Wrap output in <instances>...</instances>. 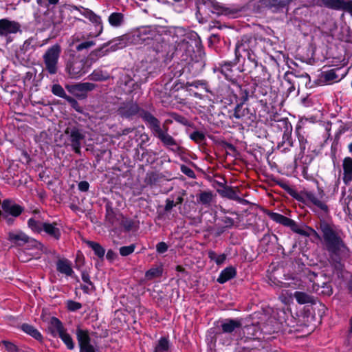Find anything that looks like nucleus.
<instances>
[{
    "instance_id": "nucleus-1",
    "label": "nucleus",
    "mask_w": 352,
    "mask_h": 352,
    "mask_svg": "<svg viewBox=\"0 0 352 352\" xmlns=\"http://www.w3.org/2000/svg\"><path fill=\"white\" fill-rule=\"evenodd\" d=\"M8 240L16 245H23L24 244H28V246L34 247L35 248H41L42 244L32 238H30L25 233L21 231H12L8 232Z\"/></svg>"
},
{
    "instance_id": "nucleus-2",
    "label": "nucleus",
    "mask_w": 352,
    "mask_h": 352,
    "mask_svg": "<svg viewBox=\"0 0 352 352\" xmlns=\"http://www.w3.org/2000/svg\"><path fill=\"white\" fill-rule=\"evenodd\" d=\"M144 118L150 124L154 135L160 139L164 144L168 146L175 144L173 138L161 129L159 122L156 118L151 115H146Z\"/></svg>"
},
{
    "instance_id": "nucleus-3",
    "label": "nucleus",
    "mask_w": 352,
    "mask_h": 352,
    "mask_svg": "<svg viewBox=\"0 0 352 352\" xmlns=\"http://www.w3.org/2000/svg\"><path fill=\"white\" fill-rule=\"evenodd\" d=\"M324 240L328 243L329 248L334 252L340 251L345 248L342 241L336 236L334 232L327 225L321 226Z\"/></svg>"
},
{
    "instance_id": "nucleus-4",
    "label": "nucleus",
    "mask_w": 352,
    "mask_h": 352,
    "mask_svg": "<svg viewBox=\"0 0 352 352\" xmlns=\"http://www.w3.org/2000/svg\"><path fill=\"white\" fill-rule=\"evenodd\" d=\"M60 52L58 45H54L50 47L44 55L46 68L50 74H55L57 70V62Z\"/></svg>"
},
{
    "instance_id": "nucleus-5",
    "label": "nucleus",
    "mask_w": 352,
    "mask_h": 352,
    "mask_svg": "<svg viewBox=\"0 0 352 352\" xmlns=\"http://www.w3.org/2000/svg\"><path fill=\"white\" fill-rule=\"evenodd\" d=\"M76 337L80 347V352H96L95 348L91 344L89 332L86 330L78 329Z\"/></svg>"
},
{
    "instance_id": "nucleus-6",
    "label": "nucleus",
    "mask_w": 352,
    "mask_h": 352,
    "mask_svg": "<svg viewBox=\"0 0 352 352\" xmlns=\"http://www.w3.org/2000/svg\"><path fill=\"white\" fill-rule=\"evenodd\" d=\"M21 25L18 22L10 21L6 19L0 20V36H8L11 34H16L20 30Z\"/></svg>"
},
{
    "instance_id": "nucleus-7",
    "label": "nucleus",
    "mask_w": 352,
    "mask_h": 352,
    "mask_svg": "<svg viewBox=\"0 0 352 352\" xmlns=\"http://www.w3.org/2000/svg\"><path fill=\"white\" fill-rule=\"evenodd\" d=\"M95 85L92 83L85 82L70 87L69 91L78 98H85L88 91L93 90Z\"/></svg>"
},
{
    "instance_id": "nucleus-8",
    "label": "nucleus",
    "mask_w": 352,
    "mask_h": 352,
    "mask_svg": "<svg viewBox=\"0 0 352 352\" xmlns=\"http://www.w3.org/2000/svg\"><path fill=\"white\" fill-rule=\"evenodd\" d=\"M2 210L8 214L14 217L19 216L22 212V208L16 204H12L9 200H4L1 204Z\"/></svg>"
},
{
    "instance_id": "nucleus-9",
    "label": "nucleus",
    "mask_w": 352,
    "mask_h": 352,
    "mask_svg": "<svg viewBox=\"0 0 352 352\" xmlns=\"http://www.w3.org/2000/svg\"><path fill=\"white\" fill-rule=\"evenodd\" d=\"M69 73L73 78H78L88 72V67H85L82 61L74 63L69 68Z\"/></svg>"
},
{
    "instance_id": "nucleus-10",
    "label": "nucleus",
    "mask_w": 352,
    "mask_h": 352,
    "mask_svg": "<svg viewBox=\"0 0 352 352\" xmlns=\"http://www.w3.org/2000/svg\"><path fill=\"white\" fill-rule=\"evenodd\" d=\"M319 4L333 10H344L347 0H318Z\"/></svg>"
},
{
    "instance_id": "nucleus-11",
    "label": "nucleus",
    "mask_w": 352,
    "mask_h": 352,
    "mask_svg": "<svg viewBox=\"0 0 352 352\" xmlns=\"http://www.w3.org/2000/svg\"><path fill=\"white\" fill-rule=\"evenodd\" d=\"M343 181L346 184H349L352 181V159L351 157H345L343 160Z\"/></svg>"
},
{
    "instance_id": "nucleus-12",
    "label": "nucleus",
    "mask_w": 352,
    "mask_h": 352,
    "mask_svg": "<svg viewBox=\"0 0 352 352\" xmlns=\"http://www.w3.org/2000/svg\"><path fill=\"white\" fill-rule=\"evenodd\" d=\"M84 138L83 135L77 129H74L71 131L70 139L72 146L76 153H80V140Z\"/></svg>"
},
{
    "instance_id": "nucleus-13",
    "label": "nucleus",
    "mask_w": 352,
    "mask_h": 352,
    "mask_svg": "<svg viewBox=\"0 0 352 352\" xmlns=\"http://www.w3.org/2000/svg\"><path fill=\"white\" fill-rule=\"evenodd\" d=\"M48 329L52 335L56 337L65 328L58 318L53 317L50 319Z\"/></svg>"
},
{
    "instance_id": "nucleus-14",
    "label": "nucleus",
    "mask_w": 352,
    "mask_h": 352,
    "mask_svg": "<svg viewBox=\"0 0 352 352\" xmlns=\"http://www.w3.org/2000/svg\"><path fill=\"white\" fill-rule=\"evenodd\" d=\"M43 231L55 239H58L60 236V230L56 223H45Z\"/></svg>"
},
{
    "instance_id": "nucleus-15",
    "label": "nucleus",
    "mask_w": 352,
    "mask_h": 352,
    "mask_svg": "<svg viewBox=\"0 0 352 352\" xmlns=\"http://www.w3.org/2000/svg\"><path fill=\"white\" fill-rule=\"evenodd\" d=\"M335 69H330L321 73L320 80L327 84H331L340 80Z\"/></svg>"
},
{
    "instance_id": "nucleus-16",
    "label": "nucleus",
    "mask_w": 352,
    "mask_h": 352,
    "mask_svg": "<svg viewBox=\"0 0 352 352\" xmlns=\"http://www.w3.org/2000/svg\"><path fill=\"white\" fill-rule=\"evenodd\" d=\"M306 199L309 203L314 205L321 210H323L324 212H327L328 210L327 206L322 200L317 197L314 194L311 192L307 193Z\"/></svg>"
},
{
    "instance_id": "nucleus-17",
    "label": "nucleus",
    "mask_w": 352,
    "mask_h": 352,
    "mask_svg": "<svg viewBox=\"0 0 352 352\" xmlns=\"http://www.w3.org/2000/svg\"><path fill=\"white\" fill-rule=\"evenodd\" d=\"M236 275V270L232 267H228L224 269L217 278L219 283H224L232 278Z\"/></svg>"
},
{
    "instance_id": "nucleus-18",
    "label": "nucleus",
    "mask_w": 352,
    "mask_h": 352,
    "mask_svg": "<svg viewBox=\"0 0 352 352\" xmlns=\"http://www.w3.org/2000/svg\"><path fill=\"white\" fill-rule=\"evenodd\" d=\"M270 217L274 221L279 223L280 224H283L284 226H287L289 227H293L295 226V222L293 220H292L280 214L272 213V214H270Z\"/></svg>"
},
{
    "instance_id": "nucleus-19",
    "label": "nucleus",
    "mask_w": 352,
    "mask_h": 352,
    "mask_svg": "<svg viewBox=\"0 0 352 352\" xmlns=\"http://www.w3.org/2000/svg\"><path fill=\"white\" fill-rule=\"evenodd\" d=\"M57 336L61 339V340L66 345L69 350H72L74 349V342L66 329L62 331L61 333H60Z\"/></svg>"
},
{
    "instance_id": "nucleus-20",
    "label": "nucleus",
    "mask_w": 352,
    "mask_h": 352,
    "mask_svg": "<svg viewBox=\"0 0 352 352\" xmlns=\"http://www.w3.org/2000/svg\"><path fill=\"white\" fill-rule=\"evenodd\" d=\"M57 270L67 276H70L73 273L71 263L67 260H59L57 263Z\"/></svg>"
},
{
    "instance_id": "nucleus-21",
    "label": "nucleus",
    "mask_w": 352,
    "mask_h": 352,
    "mask_svg": "<svg viewBox=\"0 0 352 352\" xmlns=\"http://www.w3.org/2000/svg\"><path fill=\"white\" fill-rule=\"evenodd\" d=\"M241 326V322L236 320H227L222 324V329L225 333H231Z\"/></svg>"
},
{
    "instance_id": "nucleus-22",
    "label": "nucleus",
    "mask_w": 352,
    "mask_h": 352,
    "mask_svg": "<svg viewBox=\"0 0 352 352\" xmlns=\"http://www.w3.org/2000/svg\"><path fill=\"white\" fill-rule=\"evenodd\" d=\"M21 328L24 332L29 334L30 336H31L36 340H39V341L42 340V339H43L42 335L34 327H32L30 324H24L22 325Z\"/></svg>"
},
{
    "instance_id": "nucleus-23",
    "label": "nucleus",
    "mask_w": 352,
    "mask_h": 352,
    "mask_svg": "<svg viewBox=\"0 0 352 352\" xmlns=\"http://www.w3.org/2000/svg\"><path fill=\"white\" fill-rule=\"evenodd\" d=\"M44 223L34 218L28 220V224L29 228L34 232L40 233L43 230Z\"/></svg>"
},
{
    "instance_id": "nucleus-24",
    "label": "nucleus",
    "mask_w": 352,
    "mask_h": 352,
    "mask_svg": "<svg viewBox=\"0 0 352 352\" xmlns=\"http://www.w3.org/2000/svg\"><path fill=\"white\" fill-rule=\"evenodd\" d=\"M123 14L119 12H113L109 16V23L111 26H120L123 22Z\"/></svg>"
},
{
    "instance_id": "nucleus-25",
    "label": "nucleus",
    "mask_w": 352,
    "mask_h": 352,
    "mask_svg": "<svg viewBox=\"0 0 352 352\" xmlns=\"http://www.w3.org/2000/svg\"><path fill=\"white\" fill-rule=\"evenodd\" d=\"M293 296L296 298L298 303L301 305L309 303L312 300L311 297L305 292H296Z\"/></svg>"
},
{
    "instance_id": "nucleus-26",
    "label": "nucleus",
    "mask_w": 352,
    "mask_h": 352,
    "mask_svg": "<svg viewBox=\"0 0 352 352\" xmlns=\"http://www.w3.org/2000/svg\"><path fill=\"white\" fill-rule=\"evenodd\" d=\"M169 349V342L165 338H161L155 348V352H166Z\"/></svg>"
},
{
    "instance_id": "nucleus-27",
    "label": "nucleus",
    "mask_w": 352,
    "mask_h": 352,
    "mask_svg": "<svg viewBox=\"0 0 352 352\" xmlns=\"http://www.w3.org/2000/svg\"><path fill=\"white\" fill-rule=\"evenodd\" d=\"M87 245L94 251L95 254L99 257H103L105 253L104 248L98 243L94 241H87Z\"/></svg>"
},
{
    "instance_id": "nucleus-28",
    "label": "nucleus",
    "mask_w": 352,
    "mask_h": 352,
    "mask_svg": "<svg viewBox=\"0 0 352 352\" xmlns=\"http://www.w3.org/2000/svg\"><path fill=\"white\" fill-rule=\"evenodd\" d=\"M208 256L211 260L214 261L217 265H221L223 263L226 259V255L225 254L218 255L213 251H210L208 252Z\"/></svg>"
},
{
    "instance_id": "nucleus-29",
    "label": "nucleus",
    "mask_w": 352,
    "mask_h": 352,
    "mask_svg": "<svg viewBox=\"0 0 352 352\" xmlns=\"http://www.w3.org/2000/svg\"><path fill=\"white\" fill-rule=\"evenodd\" d=\"M290 228L295 232L302 234V235L309 236V235L311 234V233L316 234V232L313 229L309 228H300L296 223H295L294 226L290 227Z\"/></svg>"
},
{
    "instance_id": "nucleus-30",
    "label": "nucleus",
    "mask_w": 352,
    "mask_h": 352,
    "mask_svg": "<svg viewBox=\"0 0 352 352\" xmlns=\"http://www.w3.org/2000/svg\"><path fill=\"white\" fill-rule=\"evenodd\" d=\"M91 79L94 80H104L108 78L109 75L106 72H103L101 70H95L91 74Z\"/></svg>"
},
{
    "instance_id": "nucleus-31",
    "label": "nucleus",
    "mask_w": 352,
    "mask_h": 352,
    "mask_svg": "<svg viewBox=\"0 0 352 352\" xmlns=\"http://www.w3.org/2000/svg\"><path fill=\"white\" fill-rule=\"evenodd\" d=\"M87 17L89 18V19L96 23V24H98L100 25V31H99V33L96 35L95 36H97L98 35H99L101 32L102 31V22H101V19L99 16L96 15V14H94V12H89L88 13V15H87Z\"/></svg>"
},
{
    "instance_id": "nucleus-32",
    "label": "nucleus",
    "mask_w": 352,
    "mask_h": 352,
    "mask_svg": "<svg viewBox=\"0 0 352 352\" xmlns=\"http://www.w3.org/2000/svg\"><path fill=\"white\" fill-rule=\"evenodd\" d=\"M279 298L286 305H290L293 302V295L288 292H283Z\"/></svg>"
},
{
    "instance_id": "nucleus-33",
    "label": "nucleus",
    "mask_w": 352,
    "mask_h": 352,
    "mask_svg": "<svg viewBox=\"0 0 352 352\" xmlns=\"http://www.w3.org/2000/svg\"><path fill=\"white\" fill-rule=\"evenodd\" d=\"M162 274V270L160 268H152L146 272V278L151 280L155 277H159Z\"/></svg>"
},
{
    "instance_id": "nucleus-34",
    "label": "nucleus",
    "mask_w": 352,
    "mask_h": 352,
    "mask_svg": "<svg viewBox=\"0 0 352 352\" xmlns=\"http://www.w3.org/2000/svg\"><path fill=\"white\" fill-rule=\"evenodd\" d=\"M94 45H95V42L89 39L88 41L81 42L76 48L78 51H81L85 49L90 48Z\"/></svg>"
},
{
    "instance_id": "nucleus-35",
    "label": "nucleus",
    "mask_w": 352,
    "mask_h": 352,
    "mask_svg": "<svg viewBox=\"0 0 352 352\" xmlns=\"http://www.w3.org/2000/svg\"><path fill=\"white\" fill-rule=\"evenodd\" d=\"M135 248V246L134 245L121 247L120 248V254L123 256H128L134 252Z\"/></svg>"
},
{
    "instance_id": "nucleus-36",
    "label": "nucleus",
    "mask_w": 352,
    "mask_h": 352,
    "mask_svg": "<svg viewBox=\"0 0 352 352\" xmlns=\"http://www.w3.org/2000/svg\"><path fill=\"white\" fill-rule=\"evenodd\" d=\"M52 91L54 94H55V95H56L58 96L63 97V98H67L65 96V92L64 89L59 85H54L53 87H52Z\"/></svg>"
},
{
    "instance_id": "nucleus-37",
    "label": "nucleus",
    "mask_w": 352,
    "mask_h": 352,
    "mask_svg": "<svg viewBox=\"0 0 352 352\" xmlns=\"http://www.w3.org/2000/svg\"><path fill=\"white\" fill-rule=\"evenodd\" d=\"M212 195L210 192H204L200 194L199 201L204 204H209L212 201Z\"/></svg>"
},
{
    "instance_id": "nucleus-38",
    "label": "nucleus",
    "mask_w": 352,
    "mask_h": 352,
    "mask_svg": "<svg viewBox=\"0 0 352 352\" xmlns=\"http://www.w3.org/2000/svg\"><path fill=\"white\" fill-rule=\"evenodd\" d=\"M81 307V304L78 302L73 300H68L67 302V307L69 311H76L78 309H80Z\"/></svg>"
},
{
    "instance_id": "nucleus-39",
    "label": "nucleus",
    "mask_w": 352,
    "mask_h": 352,
    "mask_svg": "<svg viewBox=\"0 0 352 352\" xmlns=\"http://www.w3.org/2000/svg\"><path fill=\"white\" fill-rule=\"evenodd\" d=\"M157 252L160 254L164 253L168 250V245L164 242H160L156 245Z\"/></svg>"
},
{
    "instance_id": "nucleus-40",
    "label": "nucleus",
    "mask_w": 352,
    "mask_h": 352,
    "mask_svg": "<svg viewBox=\"0 0 352 352\" xmlns=\"http://www.w3.org/2000/svg\"><path fill=\"white\" fill-rule=\"evenodd\" d=\"M274 6L282 7L288 3V0H270Z\"/></svg>"
},
{
    "instance_id": "nucleus-41",
    "label": "nucleus",
    "mask_w": 352,
    "mask_h": 352,
    "mask_svg": "<svg viewBox=\"0 0 352 352\" xmlns=\"http://www.w3.org/2000/svg\"><path fill=\"white\" fill-rule=\"evenodd\" d=\"M190 138L195 141H201L204 138V135L203 133L196 131L191 134Z\"/></svg>"
},
{
    "instance_id": "nucleus-42",
    "label": "nucleus",
    "mask_w": 352,
    "mask_h": 352,
    "mask_svg": "<svg viewBox=\"0 0 352 352\" xmlns=\"http://www.w3.org/2000/svg\"><path fill=\"white\" fill-rule=\"evenodd\" d=\"M89 187V184L87 182L82 181L78 184V189L80 191L86 192L88 190Z\"/></svg>"
},
{
    "instance_id": "nucleus-43",
    "label": "nucleus",
    "mask_w": 352,
    "mask_h": 352,
    "mask_svg": "<svg viewBox=\"0 0 352 352\" xmlns=\"http://www.w3.org/2000/svg\"><path fill=\"white\" fill-rule=\"evenodd\" d=\"M94 285H93L92 283H87V284L84 285L82 286V289L85 292H86V293L91 292V291L94 290Z\"/></svg>"
},
{
    "instance_id": "nucleus-44",
    "label": "nucleus",
    "mask_w": 352,
    "mask_h": 352,
    "mask_svg": "<svg viewBox=\"0 0 352 352\" xmlns=\"http://www.w3.org/2000/svg\"><path fill=\"white\" fill-rule=\"evenodd\" d=\"M182 171L190 177L194 176L193 171L186 166H182Z\"/></svg>"
},
{
    "instance_id": "nucleus-45",
    "label": "nucleus",
    "mask_w": 352,
    "mask_h": 352,
    "mask_svg": "<svg viewBox=\"0 0 352 352\" xmlns=\"http://www.w3.org/2000/svg\"><path fill=\"white\" fill-rule=\"evenodd\" d=\"M175 206H176V203H175L173 200L168 199L166 201V206H165V209H166V210H169L171 208H173V207H174Z\"/></svg>"
},
{
    "instance_id": "nucleus-46",
    "label": "nucleus",
    "mask_w": 352,
    "mask_h": 352,
    "mask_svg": "<svg viewBox=\"0 0 352 352\" xmlns=\"http://www.w3.org/2000/svg\"><path fill=\"white\" fill-rule=\"evenodd\" d=\"M344 11L348 12L352 15V0H347L345 6Z\"/></svg>"
},
{
    "instance_id": "nucleus-47",
    "label": "nucleus",
    "mask_w": 352,
    "mask_h": 352,
    "mask_svg": "<svg viewBox=\"0 0 352 352\" xmlns=\"http://www.w3.org/2000/svg\"><path fill=\"white\" fill-rule=\"evenodd\" d=\"M82 279L83 280V282L86 284L87 283H91V280H90V278H89V276L87 273L86 272H82Z\"/></svg>"
},
{
    "instance_id": "nucleus-48",
    "label": "nucleus",
    "mask_w": 352,
    "mask_h": 352,
    "mask_svg": "<svg viewBox=\"0 0 352 352\" xmlns=\"http://www.w3.org/2000/svg\"><path fill=\"white\" fill-rule=\"evenodd\" d=\"M67 100L72 104V105L73 106L74 108H75L77 111H80L78 109V103L74 99H73L70 97H67Z\"/></svg>"
},
{
    "instance_id": "nucleus-49",
    "label": "nucleus",
    "mask_w": 352,
    "mask_h": 352,
    "mask_svg": "<svg viewBox=\"0 0 352 352\" xmlns=\"http://www.w3.org/2000/svg\"><path fill=\"white\" fill-rule=\"evenodd\" d=\"M116 256V254L114 252H113L112 250H109L107 252V258L110 260V261H112L113 260Z\"/></svg>"
},
{
    "instance_id": "nucleus-50",
    "label": "nucleus",
    "mask_w": 352,
    "mask_h": 352,
    "mask_svg": "<svg viewBox=\"0 0 352 352\" xmlns=\"http://www.w3.org/2000/svg\"><path fill=\"white\" fill-rule=\"evenodd\" d=\"M176 270L177 272H184V269L183 267L180 266V265H177V267H176Z\"/></svg>"
},
{
    "instance_id": "nucleus-51",
    "label": "nucleus",
    "mask_w": 352,
    "mask_h": 352,
    "mask_svg": "<svg viewBox=\"0 0 352 352\" xmlns=\"http://www.w3.org/2000/svg\"><path fill=\"white\" fill-rule=\"evenodd\" d=\"M50 4L56 5L59 0H47Z\"/></svg>"
},
{
    "instance_id": "nucleus-52",
    "label": "nucleus",
    "mask_w": 352,
    "mask_h": 352,
    "mask_svg": "<svg viewBox=\"0 0 352 352\" xmlns=\"http://www.w3.org/2000/svg\"><path fill=\"white\" fill-rule=\"evenodd\" d=\"M116 45L117 46V47H114L113 50H116V49L122 47V45L120 44V43H119L118 44L116 43Z\"/></svg>"
},
{
    "instance_id": "nucleus-53",
    "label": "nucleus",
    "mask_w": 352,
    "mask_h": 352,
    "mask_svg": "<svg viewBox=\"0 0 352 352\" xmlns=\"http://www.w3.org/2000/svg\"><path fill=\"white\" fill-rule=\"evenodd\" d=\"M182 201H183V199L182 197H178L176 204H181L182 202Z\"/></svg>"
},
{
    "instance_id": "nucleus-54",
    "label": "nucleus",
    "mask_w": 352,
    "mask_h": 352,
    "mask_svg": "<svg viewBox=\"0 0 352 352\" xmlns=\"http://www.w3.org/2000/svg\"><path fill=\"white\" fill-rule=\"evenodd\" d=\"M190 86H195V87H197V86H198V82H193V83L190 84Z\"/></svg>"
},
{
    "instance_id": "nucleus-55",
    "label": "nucleus",
    "mask_w": 352,
    "mask_h": 352,
    "mask_svg": "<svg viewBox=\"0 0 352 352\" xmlns=\"http://www.w3.org/2000/svg\"><path fill=\"white\" fill-rule=\"evenodd\" d=\"M349 150L351 153H352V143H351L349 145Z\"/></svg>"
},
{
    "instance_id": "nucleus-56",
    "label": "nucleus",
    "mask_w": 352,
    "mask_h": 352,
    "mask_svg": "<svg viewBox=\"0 0 352 352\" xmlns=\"http://www.w3.org/2000/svg\"><path fill=\"white\" fill-rule=\"evenodd\" d=\"M75 40L77 41H80L81 40V38H79V36H76V37L75 38Z\"/></svg>"
},
{
    "instance_id": "nucleus-57",
    "label": "nucleus",
    "mask_w": 352,
    "mask_h": 352,
    "mask_svg": "<svg viewBox=\"0 0 352 352\" xmlns=\"http://www.w3.org/2000/svg\"><path fill=\"white\" fill-rule=\"evenodd\" d=\"M332 294V292H331V291L329 292V294L330 295V294Z\"/></svg>"
}]
</instances>
